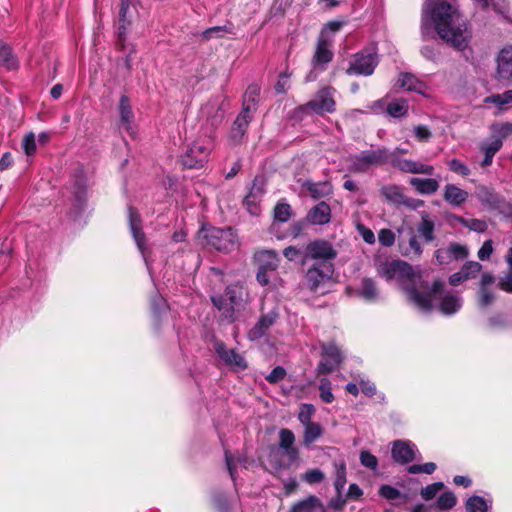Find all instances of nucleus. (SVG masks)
<instances>
[{"label":"nucleus","instance_id":"obj_1","mask_svg":"<svg viewBox=\"0 0 512 512\" xmlns=\"http://www.w3.org/2000/svg\"><path fill=\"white\" fill-rule=\"evenodd\" d=\"M434 26L438 37L450 47L462 51L471 41L472 32L457 6V0H428L422 10L421 34L426 39Z\"/></svg>","mask_w":512,"mask_h":512},{"label":"nucleus","instance_id":"obj_2","mask_svg":"<svg viewBox=\"0 0 512 512\" xmlns=\"http://www.w3.org/2000/svg\"><path fill=\"white\" fill-rule=\"evenodd\" d=\"M220 317L227 323L236 321L248 304V293L243 285L235 283L227 286L223 295L211 297Z\"/></svg>","mask_w":512,"mask_h":512},{"label":"nucleus","instance_id":"obj_3","mask_svg":"<svg viewBox=\"0 0 512 512\" xmlns=\"http://www.w3.org/2000/svg\"><path fill=\"white\" fill-rule=\"evenodd\" d=\"M397 269L395 280H397L402 289L407 294L408 299L423 311L431 310V295L419 292L415 285L420 275H417L412 266L407 262L401 261Z\"/></svg>","mask_w":512,"mask_h":512},{"label":"nucleus","instance_id":"obj_4","mask_svg":"<svg viewBox=\"0 0 512 512\" xmlns=\"http://www.w3.org/2000/svg\"><path fill=\"white\" fill-rule=\"evenodd\" d=\"M388 159L389 151L385 147L362 151L357 155L349 157L348 170L353 173H365L373 166L386 164Z\"/></svg>","mask_w":512,"mask_h":512},{"label":"nucleus","instance_id":"obj_5","mask_svg":"<svg viewBox=\"0 0 512 512\" xmlns=\"http://www.w3.org/2000/svg\"><path fill=\"white\" fill-rule=\"evenodd\" d=\"M423 294L431 295V309L433 308V300H439V309L445 315L456 313L462 306L461 297L455 292H446L444 290V282L440 280L434 281L431 291L423 292Z\"/></svg>","mask_w":512,"mask_h":512},{"label":"nucleus","instance_id":"obj_6","mask_svg":"<svg viewBox=\"0 0 512 512\" xmlns=\"http://www.w3.org/2000/svg\"><path fill=\"white\" fill-rule=\"evenodd\" d=\"M204 238L207 245L221 252H230L238 247L237 235L232 228L205 230Z\"/></svg>","mask_w":512,"mask_h":512},{"label":"nucleus","instance_id":"obj_7","mask_svg":"<svg viewBox=\"0 0 512 512\" xmlns=\"http://www.w3.org/2000/svg\"><path fill=\"white\" fill-rule=\"evenodd\" d=\"M333 272V265L330 262H317L307 270L304 284L310 291L317 292L326 286Z\"/></svg>","mask_w":512,"mask_h":512},{"label":"nucleus","instance_id":"obj_8","mask_svg":"<svg viewBox=\"0 0 512 512\" xmlns=\"http://www.w3.org/2000/svg\"><path fill=\"white\" fill-rule=\"evenodd\" d=\"M211 151V142L207 139L195 140L182 156V163L187 168L202 167L207 162Z\"/></svg>","mask_w":512,"mask_h":512},{"label":"nucleus","instance_id":"obj_9","mask_svg":"<svg viewBox=\"0 0 512 512\" xmlns=\"http://www.w3.org/2000/svg\"><path fill=\"white\" fill-rule=\"evenodd\" d=\"M334 89L331 87H324L320 89L314 97L307 102L300 109L303 112H313L318 115L325 113H332L335 111Z\"/></svg>","mask_w":512,"mask_h":512},{"label":"nucleus","instance_id":"obj_10","mask_svg":"<svg viewBox=\"0 0 512 512\" xmlns=\"http://www.w3.org/2000/svg\"><path fill=\"white\" fill-rule=\"evenodd\" d=\"M378 62V55L375 52L363 50L353 56L346 73L348 75L370 76L373 74Z\"/></svg>","mask_w":512,"mask_h":512},{"label":"nucleus","instance_id":"obj_11","mask_svg":"<svg viewBox=\"0 0 512 512\" xmlns=\"http://www.w3.org/2000/svg\"><path fill=\"white\" fill-rule=\"evenodd\" d=\"M322 359L317 366V374L325 375L335 370L342 362L340 349L333 343L322 344Z\"/></svg>","mask_w":512,"mask_h":512},{"label":"nucleus","instance_id":"obj_12","mask_svg":"<svg viewBox=\"0 0 512 512\" xmlns=\"http://www.w3.org/2000/svg\"><path fill=\"white\" fill-rule=\"evenodd\" d=\"M381 195L385 200L393 205L401 206L404 205L411 209H417L423 206L424 201L420 199L407 198L402 189L396 185H388L381 188Z\"/></svg>","mask_w":512,"mask_h":512},{"label":"nucleus","instance_id":"obj_13","mask_svg":"<svg viewBox=\"0 0 512 512\" xmlns=\"http://www.w3.org/2000/svg\"><path fill=\"white\" fill-rule=\"evenodd\" d=\"M306 256L311 259H318L329 262L336 257L337 253L332 245L325 240H317L309 243L305 249Z\"/></svg>","mask_w":512,"mask_h":512},{"label":"nucleus","instance_id":"obj_14","mask_svg":"<svg viewBox=\"0 0 512 512\" xmlns=\"http://www.w3.org/2000/svg\"><path fill=\"white\" fill-rule=\"evenodd\" d=\"M469 250L465 245L451 243L446 248H440L435 252L436 260L439 264H449L452 260L465 259Z\"/></svg>","mask_w":512,"mask_h":512},{"label":"nucleus","instance_id":"obj_15","mask_svg":"<svg viewBox=\"0 0 512 512\" xmlns=\"http://www.w3.org/2000/svg\"><path fill=\"white\" fill-rule=\"evenodd\" d=\"M278 318L279 313L275 309L266 314H262L256 324L249 330V339L258 340L265 336Z\"/></svg>","mask_w":512,"mask_h":512},{"label":"nucleus","instance_id":"obj_16","mask_svg":"<svg viewBox=\"0 0 512 512\" xmlns=\"http://www.w3.org/2000/svg\"><path fill=\"white\" fill-rule=\"evenodd\" d=\"M496 76L499 80L512 81V46L504 47L497 56Z\"/></svg>","mask_w":512,"mask_h":512},{"label":"nucleus","instance_id":"obj_17","mask_svg":"<svg viewBox=\"0 0 512 512\" xmlns=\"http://www.w3.org/2000/svg\"><path fill=\"white\" fill-rule=\"evenodd\" d=\"M128 220H129V226L130 230L132 232L133 238L137 244L138 249L142 253L144 259L146 260L145 256V234L142 231V225H141V216L132 207H129L128 209Z\"/></svg>","mask_w":512,"mask_h":512},{"label":"nucleus","instance_id":"obj_18","mask_svg":"<svg viewBox=\"0 0 512 512\" xmlns=\"http://www.w3.org/2000/svg\"><path fill=\"white\" fill-rule=\"evenodd\" d=\"M331 220V208L328 203L321 201L307 213L305 221L311 225H325Z\"/></svg>","mask_w":512,"mask_h":512},{"label":"nucleus","instance_id":"obj_19","mask_svg":"<svg viewBox=\"0 0 512 512\" xmlns=\"http://www.w3.org/2000/svg\"><path fill=\"white\" fill-rule=\"evenodd\" d=\"M332 44V40L325 36V31H323L318 38L316 51L313 57V61L316 65H325L332 61L333 52L330 47Z\"/></svg>","mask_w":512,"mask_h":512},{"label":"nucleus","instance_id":"obj_20","mask_svg":"<svg viewBox=\"0 0 512 512\" xmlns=\"http://www.w3.org/2000/svg\"><path fill=\"white\" fill-rule=\"evenodd\" d=\"M392 457L401 464L413 461L415 459L414 445L403 440L395 441L392 447Z\"/></svg>","mask_w":512,"mask_h":512},{"label":"nucleus","instance_id":"obj_21","mask_svg":"<svg viewBox=\"0 0 512 512\" xmlns=\"http://www.w3.org/2000/svg\"><path fill=\"white\" fill-rule=\"evenodd\" d=\"M218 356L227 364L235 366L238 369H245L246 362L244 358L234 349H228L223 343L219 342L215 345Z\"/></svg>","mask_w":512,"mask_h":512},{"label":"nucleus","instance_id":"obj_22","mask_svg":"<svg viewBox=\"0 0 512 512\" xmlns=\"http://www.w3.org/2000/svg\"><path fill=\"white\" fill-rule=\"evenodd\" d=\"M495 277L491 273H483L480 281V289L478 292L479 305L487 307L494 301V294L491 286L495 283Z\"/></svg>","mask_w":512,"mask_h":512},{"label":"nucleus","instance_id":"obj_23","mask_svg":"<svg viewBox=\"0 0 512 512\" xmlns=\"http://www.w3.org/2000/svg\"><path fill=\"white\" fill-rule=\"evenodd\" d=\"M253 114L251 112H248L246 110L241 111V113L237 116L236 120L234 121L232 130H231V139L234 142H240L243 136L245 135V132L247 130V127L250 123V121L253 118Z\"/></svg>","mask_w":512,"mask_h":512},{"label":"nucleus","instance_id":"obj_24","mask_svg":"<svg viewBox=\"0 0 512 512\" xmlns=\"http://www.w3.org/2000/svg\"><path fill=\"white\" fill-rule=\"evenodd\" d=\"M302 188L306 190L315 200L328 196L332 193V186L327 181L317 183L312 181H305L302 184Z\"/></svg>","mask_w":512,"mask_h":512},{"label":"nucleus","instance_id":"obj_25","mask_svg":"<svg viewBox=\"0 0 512 512\" xmlns=\"http://www.w3.org/2000/svg\"><path fill=\"white\" fill-rule=\"evenodd\" d=\"M468 192L457 187L454 184H447L444 187V194L443 197L446 202L454 205V206H460L468 199Z\"/></svg>","mask_w":512,"mask_h":512},{"label":"nucleus","instance_id":"obj_26","mask_svg":"<svg viewBox=\"0 0 512 512\" xmlns=\"http://www.w3.org/2000/svg\"><path fill=\"white\" fill-rule=\"evenodd\" d=\"M255 261L261 269L275 271L278 267L279 257L273 250H261L255 254Z\"/></svg>","mask_w":512,"mask_h":512},{"label":"nucleus","instance_id":"obj_27","mask_svg":"<svg viewBox=\"0 0 512 512\" xmlns=\"http://www.w3.org/2000/svg\"><path fill=\"white\" fill-rule=\"evenodd\" d=\"M356 294L368 302H375L379 299V291L375 282L370 278H364L356 290Z\"/></svg>","mask_w":512,"mask_h":512},{"label":"nucleus","instance_id":"obj_28","mask_svg":"<svg viewBox=\"0 0 512 512\" xmlns=\"http://www.w3.org/2000/svg\"><path fill=\"white\" fill-rule=\"evenodd\" d=\"M397 85L407 91H413L420 94H423L426 88L422 81L410 73H401L399 75Z\"/></svg>","mask_w":512,"mask_h":512},{"label":"nucleus","instance_id":"obj_29","mask_svg":"<svg viewBox=\"0 0 512 512\" xmlns=\"http://www.w3.org/2000/svg\"><path fill=\"white\" fill-rule=\"evenodd\" d=\"M262 193H263L262 187L258 186L255 181L250 193L245 197L244 202H243L247 211L251 215H258L260 213L259 197L262 195Z\"/></svg>","mask_w":512,"mask_h":512},{"label":"nucleus","instance_id":"obj_30","mask_svg":"<svg viewBox=\"0 0 512 512\" xmlns=\"http://www.w3.org/2000/svg\"><path fill=\"white\" fill-rule=\"evenodd\" d=\"M260 97V87L257 84L248 86L243 97V110L254 113Z\"/></svg>","mask_w":512,"mask_h":512},{"label":"nucleus","instance_id":"obj_31","mask_svg":"<svg viewBox=\"0 0 512 512\" xmlns=\"http://www.w3.org/2000/svg\"><path fill=\"white\" fill-rule=\"evenodd\" d=\"M410 184L420 193V194H433L439 188V183L436 179L433 178H411Z\"/></svg>","mask_w":512,"mask_h":512},{"label":"nucleus","instance_id":"obj_32","mask_svg":"<svg viewBox=\"0 0 512 512\" xmlns=\"http://www.w3.org/2000/svg\"><path fill=\"white\" fill-rule=\"evenodd\" d=\"M492 509V501L480 496L470 497L466 502L467 512H487Z\"/></svg>","mask_w":512,"mask_h":512},{"label":"nucleus","instance_id":"obj_33","mask_svg":"<svg viewBox=\"0 0 512 512\" xmlns=\"http://www.w3.org/2000/svg\"><path fill=\"white\" fill-rule=\"evenodd\" d=\"M322 509L319 499L315 496H309L307 499L296 503L291 512H318Z\"/></svg>","mask_w":512,"mask_h":512},{"label":"nucleus","instance_id":"obj_34","mask_svg":"<svg viewBox=\"0 0 512 512\" xmlns=\"http://www.w3.org/2000/svg\"><path fill=\"white\" fill-rule=\"evenodd\" d=\"M417 232L426 242H431L434 239V222L427 214L422 215V220L417 226Z\"/></svg>","mask_w":512,"mask_h":512},{"label":"nucleus","instance_id":"obj_35","mask_svg":"<svg viewBox=\"0 0 512 512\" xmlns=\"http://www.w3.org/2000/svg\"><path fill=\"white\" fill-rule=\"evenodd\" d=\"M409 110L408 101L405 99H398L387 105V113L394 118L405 117Z\"/></svg>","mask_w":512,"mask_h":512},{"label":"nucleus","instance_id":"obj_36","mask_svg":"<svg viewBox=\"0 0 512 512\" xmlns=\"http://www.w3.org/2000/svg\"><path fill=\"white\" fill-rule=\"evenodd\" d=\"M423 250L416 235L412 234L407 244H403V255L410 259L419 258Z\"/></svg>","mask_w":512,"mask_h":512},{"label":"nucleus","instance_id":"obj_37","mask_svg":"<svg viewBox=\"0 0 512 512\" xmlns=\"http://www.w3.org/2000/svg\"><path fill=\"white\" fill-rule=\"evenodd\" d=\"M400 262L401 260L381 262L377 268L378 274L387 280L395 279Z\"/></svg>","mask_w":512,"mask_h":512},{"label":"nucleus","instance_id":"obj_38","mask_svg":"<svg viewBox=\"0 0 512 512\" xmlns=\"http://www.w3.org/2000/svg\"><path fill=\"white\" fill-rule=\"evenodd\" d=\"M404 172L412 174L432 175L434 173V167L422 162L407 159Z\"/></svg>","mask_w":512,"mask_h":512},{"label":"nucleus","instance_id":"obj_39","mask_svg":"<svg viewBox=\"0 0 512 512\" xmlns=\"http://www.w3.org/2000/svg\"><path fill=\"white\" fill-rule=\"evenodd\" d=\"M335 480L334 487L338 494H341L346 484V464L344 461L334 462Z\"/></svg>","mask_w":512,"mask_h":512},{"label":"nucleus","instance_id":"obj_40","mask_svg":"<svg viewBox=\"0 0 512 512\" xmlns=\"http://www.w3.org/2000/svg\"><path fill=\"white\" fill-rule=\"evenodd\" d=\"M323 433L322 427L318 423H310L305 425L303 442L305 445H310L315 442Z\"/></svg>","mask_w":512,"mask_h":512},{"label":"nucleus","instance_id":"obj_41","mask_svg":"<svg viewBox=\"0 0 512 512\" xmlns=\"http://www.w3.org/2000/svg\"><path fill=\"white\" fill-rule=\"evenodd\" d=\"M132 3V0H121V7L119 12V39L122 40L130 21L127 19V12Z\"/></svg>","mask_w":512,"mask_h":512},{"label":"nucleus","instance_id":"obj_42","mask_svg":"<svg viewBox=\"0 0 512 512\" xmlns=\"http://www.w3.org/2000/svg\"><path fill=\"white\" fill-rule=\"evenodd\" d=\"M225 33L232 34L233 26L232 25H224V26H214L206 29L202 33V37L205 40H210L212 38H221Z\"/></svg>","mask_w":512,"mask_h":512},{"label":"nucleus","instance_id":"obj_43","mask_svg":"<svg viewBox=\"0 0 512 512\" xmlns=\"http://www.w3.org/2000/svg\"><path fill=\"white\" fill-rule=\"evenodd\" d=\"M119 113L122 123L130 124L133 120V112L130 101L127 96L123 95L119 102Z\"/></svg>","mask_w":512,"mask_h":512},{"label":"nucleus","instance_id":"obj_44","mask_svg":"<svg viewBox=\"0 0 512 512\" xmlns=\"http://www.w3.org/2000/svg\"><path fill=\"white\" fill-rule=\"evenodd\" d=\"M485 103H492L499 107L512 104V90H507L502 94H493L485 98Z\"/></svg>","mask_w":512,"mask_h":512},{"label":"nucleus","instance_id":"obj_45","mask_svg":"<svg viewBox=\"0 0 512 512\" xmlns=\"http://www.w3.org/2000/svg\"><path fill=\"white\" fill-rule=\"evenodd\" d=\"M0 64L4 65L8 69H15L17 62L14 59L11 50L6 45L0 42Z\"/></svg>","mask_w":512,"mask_h":512},{"label":"nucleus","instance_id":"obj_46","mask_svg":"<svg viewBox=\"0 0 512 512\" xmlns=\"http://www.w3.org/2000/svg\"><path fill=\"white\" fill-rule=\"evenodd\" d=\"M457 221L463 226L475 232L482 233L485 232L487 229L486 222L480 219H466L463 217H458Z\"/></svg>","mask_w":512,"mask_h":512},{"label":"nucleus","instance_id":"obj_47","mask_svg":"<svg viewBox=\"0 0 512 512\" xmlns=\"http://www.w3.org/2000/svg\"><path fill=\"white\" fill-rule=\"evenodd\" d=\"M475 195L483 203L494 204L497 201L496 195L483 185L476 187Z\"/></svg>","mask_w":512,"mask_h":512},{"label":"nucleus","instance_id":"obj_48","mask_svg":"<svg viewBox=\"0 0 512 512\" xmlns=\"http://www.w3.org/2000/svg\"><path fill=\"white\" fill-rule=\"evenodd\" d=\"M455 504H456V497L450 491H446V492L442 493L437 499V507L441 510L452 509L455 506Z\"/></svg>","mask_w":512,"mask_h":512},{"label":"nucleus","instance_id":"obj_49","mask_svg":"<svg viewBox=\"0 0 512 512\" xmlns=\"http://www.w3.org/2000/svg\"><path fill=\"white\" fill-rule=\"evenodd\" d=\"M482 265L476 261H467L460 269L467 280L475 278L481 271Z\"/></svg>","mask_w":512,"mask_h":512},{"label":"nucleus","instance_id":"obj_50","mask_svg":"<svg viewBox=\"0 0 512 512\" xmlns=\"http://www.w3.org/2000/svg\"><path fill=\"white\" fill-rule=\"evenodd\" d=\"M295 435L294 433L286 428H283L279 431V447L281 449H286L294 446Z\"/></svg>","mask_w":512,"mask_h":512},{"label":"nucleus","instance_id":"obj_51","mask_svg":"<svg viewBox=\"0 0 512 512\" xmlns=\"http://www.w3.org/2000/svg\"><path fill=\"white\" fill-rule=\"evenodd\" d=\"M274 217L280 222H286L291 217V206L287 203H278L274 209Z\"/></svg>","mask_w":512,"mask_h":512},{"label":"nucleus","instance_id":"obj_52","mask_svg":"<svg viewBox=\"0 0 512 512\" xmlns=\"http://www.w3.org/2000/svg\"><path fill=\"white\" fill-rule=\"evenodd\" d=\"M22 148L27 156H32L35 154L36 138L33 132H29L23 137Z\"/></svg>","mask_w":512,"mask_h":512},{"label":"nucleus","instance_id":"obj_53","mask_svg":"<svg viewBox=\"0 0 512 512\" xmlns=\"http://www.w3.org/2000/svg\"><path fill=\"white\" fill-rule=\"evenodd\" d=\"M502 144L501 139H493L490 143H483L480 150L484 153V156H490L493 159L494 155L501 149Z\"/></svg>","mask_w":512,"mask_h":512},{"label":"nucleus","instance_id":"obj_54","mask_svg":"<svg viewBox=\"0 0 512 512\" xmlns=\"http://www.w3.org/2000/svg\"><path fill=\"white\" fill-rule=\"evenodd\" d=\"M320 397L326 403H331L334 396L331 391V383L327 378H322L319 384Z\"/></svg>","mask_w":512,"mask_h":512},{"label":"nucleus","instance_id":"obj_55","mask_svg":"<svg viewBox=\"0 0 512 512\" xmlns=\"http://www.w3.org/2000/svg\"><path fill=\"white\" fill-rule=\"evenodd\" d=\"M324 478V473L319 469H310L302 475V479L309 484L320 483Z\"/></svg>","mask_w":512,"mask_h":512},{"label":"nucleus","instance_id":"obj_56","mask_svg":"<svg viewBox=\"0 0 512 512\" xmlns=\"http://www.w3.org/2000/svg\"><path fill=\"white\" fill-rule=\"evenodd\" d=\"M442 482H436L430 485H427L426 487L422 488L421 490V496L425 500H431L433 499L439 491L443 488Z\"/></svg>","mask_w":512,"mask_h":512},{"label":"nucleus","instance_id":"obj_57","mask_svg":"<svg viewBox=\"0 0 512 512\" xmlns=\"http://www.w3.org/2000/svg\"><path fill=\"white\" fill-rule=\"evenodd\" d=\"M436 470V464L433 462H428L423 465L414 464L408 467V472L411 474H432Z\"/></svg>","mask_w":512,"mask_h":512},{"label":"nucleus","instance_id":"obj_58","mask_svg":"<svg viewBox=\"0 0 512 512\" xmlns=\"http://www.w3.org/2000/svg\"><path fill=\"white\" fill-rule=\"evenodd\" d=\"M492 130L496 133L495 139H501V141L512 134V123H502L492 126Z\"/></svg>","mask_w":512,"mask_h":512},{"label":"nucleus","instance_id":"obj_59","mask_svg":"<svg viewBox=\"0 0 512 512\" xmlns=\"http://www.w3.org/2000/svg\"><path fill=\"white\" fill-rule=\"evenodd\" d=\"M360 462L363 466L371 469L376 470L378 466V460L377 458L371 454L369 451H362L360 453Z\"/></svg>","mask_w":512,"mask_h":512},{"label":"nucleus","instance_id":"obj_60","mask_svg":"<svg viewBox=\"0 0 512 512\" xmlns=\"http://www.w3.org/2000/svg\"><path fill=\"white\" fill-rule=\"evenodd\" d=\"M313 413H314V407L312 405H309V404H304L301 407V410H300V412L298 414V419L305 426L307 424L312 423L311 422V417H312Z\"/></svg>","mask_w":512,"mask_h":512},{"label":"nucleus","instance_id":"obj_61","mask_svg":"<svg viewBox=\"0 0 512 512\" xmlns=\"http://www.w3.org/2000/svg\"><path fill=\"white\" fill-rule=\"evenodd\" d=\"M448 166L451 171L458 173L462 176H468L470 174V169L458 159L450 160Z\"/></svg>","mask_w":512,"mask_h":512},{"label":"nucleus","instance_id":"obj_62","mask_svg":"<svg viewBox=\"0 0 512 512\" xmlns=\"http://www.w3.org/2000/svg\"><path fill=\"white\" fill-rule=\"evenodd\" d=\"M379 494L388 500H395L400 497V492L389 485H382L379 489Z\"/></svg>","mask_w":512,"mask_h":512},{"label":"nucleus","instance_id":"obj_63","mask_svg":"<svg viewBox=\"0 0 512 512\" xmlns=\"http://www.w3.org/2000/svg\"><path fill=\"white\" fill-rule=\"evenodd\" d=\"M378 239H379V242L383 246L389 247V246H392L394 244V242H395V235L389 229H382L379 232Z\"/></svg>","mask_w":512,"mask_h":512},{"label":"nucleus","instance_id":"obj_64","mask_svg":"<svg viewBox=\"0 0 512 512\" xmlns=\"http://www.w3.org/2000/svg\"><path fill=\"white\" fill-rule=\"evenodd\" d=\"M493 253V241L486 240L482 247L478 250V258L482 261L488 260Z\"/></svg>","mask_w":512,"mask_h":512}]
</instances>
